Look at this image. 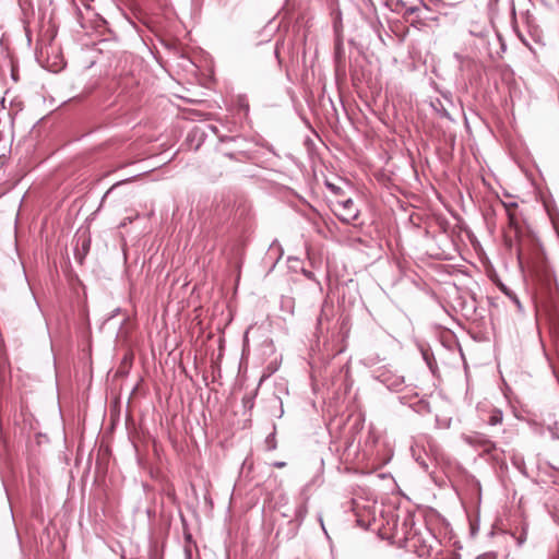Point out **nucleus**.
Instances as JSON below:
<instances>
[{
	"instance_id": "1",
	"label": "nucleus",
	"mask_w": 559,
	"mask_h": 559,
	"mask_svg": "<svg viewBox=\"0 0 559 559\" xmlns=\"http://www.w3.org/2000/svg\"><path fill=\"white\" fill-rule=\"evenodd\" d=\"M333 212L343 223L349 224L356 221L360 210L352 198H340L332 202Z\"/></svg>"
},
{
	"instance_id": "2",
	"label": "nucleus",
	"mask_w": 559,
	"mask_h": 559,
	"mask_svg": "<svg viewBox=\"0 0 559 559\" xmlns=\"http://www.w3.org/2000/svg\"><path fill=\"white\" fill-rule=\"evenodd\" d=\"M326 187L336 197V199L346 198L342 187H338L331 182H326Z\"/></svg>"
},
{
	"instance_id": "3",
	"label": "nucleus",
	"mask_w": 559,
	"mask_h": 559,
	"mask_svg": "<svg viewBox=\"0 0 559 559\" xmlns=\"http://www.w3.org/2000/svg\"><path fill=\"white\" fill-rule=\"evenodd\" d=\"M384 381L386 382L388 386L391 390L399 391V390H401V386L404 383V378L396 377L392 382H389V379H385Z\"/></svg>"
},
{
	"instance_id": "4",
	"label": "nucleus",
	"mask_w": 559,
	"mask_h": 559,
	"mask_svg": "<svg viewBox=\"0 0 559 559\" xmlns=\"http://www.w3.org/2000/svg\"><path fill=\"white\" fill-rule=\"evenodd\" d=\"M489 425L496 426L502 423V413L500 411H495L489 417Z\"/></svg>"
},
{
	"instance_id": "5",
	"label": "nucleus",
	"mask_w": 559,
	"mask_h": 559,
	"mask_svg": "<svg viewBox=\"0 0 559 559\" xmlns=\"http://www.w3.org/2000/svg\"><path fill=\"white\" fill-rule=\"evenodd\" d=\"M465 441L468 442L469 444H475V443H481V444H487L488 442L486 440H478L477 437H472V436H467L465 437Z\"/></svg>"
},
{
	"instance_id": "6",
	"label": "nucleus",
	"mask_w": 559,
	"mask_h": 559,
	"mask_svg": "<svg viewBox=\"0 0 559 559\" xmlns=\"http://www.w3.org/2000/svg\"><path fill=\"white\" fill-rule=\"evenodd\" d=\"M477 559H496V556L491 552L483 554L477 557Z\"/></svg>"
},
{
	"instance_id": "7",
	"label": "nucleus",
	"mask_w": 559,
	"mask_h": 559,
	"mask_svg": "<svg viewBox=\"0 0 559 559\" xmlns=\"http://www.w3.org/2000/svg\"><path fill=\"white\" fill-rule=\"evenodd\" d=\"M285 465H286V463H285V462H274V463H273V466H274V467H277V468H282V467H284Z\"/></svg>"
},
{
	"instance_id": "8",
	"label": "nucleus",
	"mask_w": 559,
	"mask_h": 559,
	"mask_svg": "<svg viewBox=\"0 0 559 559\" xmlns=\"http://www.w3.org/2000/svg\"><path fill=\"white\" fill-rule=\"evenodd\" d=\"M514 301L516 302V305L520 307V301L516 299V297H514Z\"/></svg>"
}]
</instances>
